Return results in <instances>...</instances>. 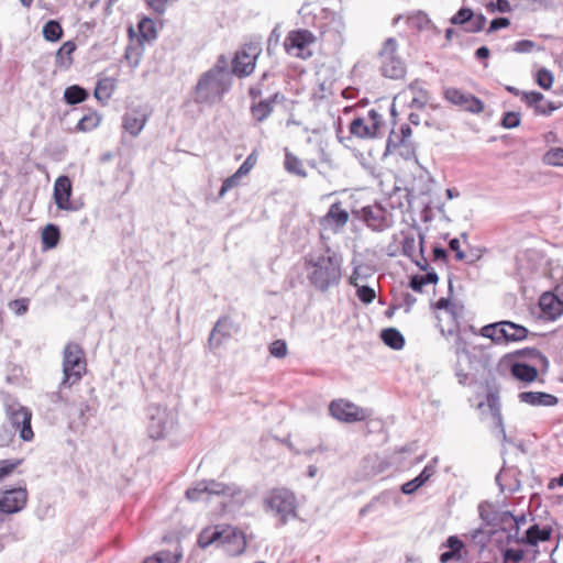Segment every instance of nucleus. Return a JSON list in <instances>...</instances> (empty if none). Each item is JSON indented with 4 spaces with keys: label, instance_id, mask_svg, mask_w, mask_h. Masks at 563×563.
Listing matches in <instances>:
<instances>
[{
    "label": "nucleus",
    "instance_id": "obj_1",
    "mask_svg": "<svg viewBox=\"0 0 563 563\" xmlns=\"http://www.w3.org/2000/svg\"><path fill=\"white\" fill-rule=\"evenodd\" d=\"M191 501H208L211 496L223 497V506L229 511L239 510L255 497V492L234 483L225 484L216 479H205L186 490Z\"/></svg>",
    "mask_w": 563,
    "mask_h": 563
},
{
    "label": "nucleus",
    "instance_id": "obj_2",
    "mask_svg": "<svg viewBox=\"0 0 563 563\" xmlns=\"http://www.w3.org/2000/svg\"><path fill=\"white\" fill-rule=\"evenodd\" d=\"M232 87V75L228 69V60L221 55L216 65L205 71L195 87L196 103L213 106L219 103Z\"/></svg>",
    "mask_w": 563,
    "mask_h": 563
},
{
    "label": "nucleus",
    "instance_id": "obj_3",
    "mask_svg": "<svg viewBox=\"0 0 563 563\" xmlns=\"http://www.w3.org/2000/svg\"><path fill=\"white\" fill-rule=\"evenodd\" d=\"M342 266V256L329 249L323 254L309 255L306 258L307 279L314 289L327 292L340 285Z\"/></svg>",
    "mask_w": 563,
    "mask_h": 563
},
{
    "label": "nucleus",
    "instance_id": "obj_4",
    "mask_svg": "<svg viewBox=\"0 0 563 563\" xmlns=\"http://www.w3.org/2000/svg\"><path fill=\"white\" fill-rule=\"evenodd\" d=\"M263 508L266 514L276 518L282 526L298 516L297 497L292 490L285 487L268 490L263 498Z\"/></svg>",
    "mask_w": 563,
    "mask_h": 563
},
{
    "label": "nucleus",
    "instance_id": "obj_5",
    "mask_svg": "<svg viewBox=\"0 0 563 563\" xmlns=\"http://www.w3.org/2000/svg\"><path fill=\"white\" fill-rule=\"evenodd\" d=\"M146 430L154 440L167 437L176 427L177 416L173 410L159 405H151L146 409Z\"/></svg>",
    "mask_w": 563,
    "mask_h": 563
},
{
    "label": "nucleus",
    "instance_id": "obj_6",
    "mask_svg": "<svg viewBox=\"0 0 563 563\" xmlns=\"http://www.w3.org/2000/svg\"><path fill=\"white\" fill-rule=\"evenodd\" d=\"M86 373V360L82 349L76 343H68L63 352L62 386H71Z\"/></svg>",
    "mask_w": 563,
    "mask_h": 563
},
{
    "label": "nucleus",
    "instance_id": "obj_7",
    "mask_svg": "<svg viewBox=\"0 0 563 563\" xmlns=\"http://www.w3.org/2000/svg\"><path fill=\"white\" fill-rule=\"evenodd\" d=\"M4 411L8 420L7 424L19 432L23 441H31L34 437L31 427V410L15 399L8 398L4 402Z\"/></svg>",
    "mask_w": 563,
    "mask_h": 563
},
{
    "label": "nucleus",
    "instance_id": "obj_8",
    "mask_svg": "<svg viewBox=\"0 0 563 563\" xmlns=\"http://www.w3.org/2000/svg\"><path fill=\"white\" fill-rule=\"evenodd\" d=\"M481 335L495 343L517 342L527 338L528 330L510 321H500L483 327Z\"/></svg>",
    "mask_w": 563,
    "mask_h": 563
},
{
    "label": "nucleus",
    "instance_id": "obj_9",
    "mask_svg": "<svg viewBox=\"0 0 563 563\" xmlns=\"http://www.w3.org/2000/svg\"><path fill=\"white\" fill-rule=\"evenodd\" d=\"M262 53V45L260 42H251L239 49L232 59L231 75L239 78L250 76L256 66V60Z\"/></svg>",
    "mask_w": 563,
    "mask_h": 563
},
{
    "label": "nucleus",
    "instance_id": "obj_10",
    "mask_svg": "<svg viewBox=\"0 0 563 563\" xmlns=\"http://www.w3.org/2000/svg\"><path fill=\"white\" fill-rule=\"evenodd\" d=\"M435 308L441 312L438 314V327L443 335H454L459 332V319L463 317V306L452 302L446 298H440Z\"/></svg>",
    "mask_w": 563,
    "mask_h": 563
},
{
    "label": "nucleus",
    "instance_id": "obj_11",
    "mask_svg": "<svg viewBox=\"0 0 563 563\" xmlns=\"http://www.w3.org/2000/svg\"><path fill=\"white\" fill-rule=\"evenodd\" d=\"M398 44L394 37L387 38L379 52L380 70L385 77L399 79L405 75V64L397 55Z\"/></svg>",
    "mask_w": 563,
    "mask_h": 563
},
{
    "label": "nucleus",
    "instance_id": "obj_12",
    "mask_svg": "<svg viewBox=\"0 0 563 563\" xmlns=\"http://www.w3.org/2000/svg\"><path fill=\"white\" fill-rule=\"evenodd\" d=\"M314 40L313 34L307 30L291 31L286 36L284 46L289 55L306 59L312 56Z\"/></svg>",
    "mask_w": 563,
    "mask_h": 563
},
{
    "label": "nucleus",
    "instance_id": "obj_13",
    "mask_svg": "<svg viewBox=\"0 0 563 563\" xmlns=\"http://www.w3.org/2000/svg\"><path fill=\"white\" fill-rule=\"evenodd\" d=\"M329 410L334 419L349 423L363 421L369 417L368 410L343 399L333 400Z\"/></svg>",
    "mask_w": 563,
    "mask_h": 563
},
{
    "label": "nucleus",
    "instance_id": "obj_14",
    "mask_svg": "<svg viewBox=\"0 0 563 563\" xmlns=\"http://www.w3.org/2000/svg\"><path fill=\"white\" fill-rule=\"evenodd\" d=\"M221 536L219 545L230 555H239L244 552L246 541L244 534L232 526H219Z\"/></svg>",
    "mask_w": 563,
    "mask_h": 563
},
{
    "label": "nucleus",
    "instance_id": "obj_15",
    "mask_svg": "<svg viewBox=\"0 0 563 563\" xmlns=\"http://www.w3.org/2000/svg\"><path fill=\"white\" fill-rule=\"evenodd\" d=\"M444 98L450 103L460 107L462 110L481 113L484 110V103L475 96L463 92L462 90L453 87L444 89Z\"/></svg>",
    "mask_w": 563,
    "mask_h": 563
},
{
    "label": "nucleus",
    "instance_id": "obj_16",
    "mask_svg": "<svg viewBox=\"0 0 563 563\" xmlns=\"http://www.w3.org/2000/svg\"><path fill=\"white\" fill-rule=\"evenodd\" d=\"M454 344L456 355L455 373L460 383H464L468 376V369L473 367V356L468 351L467 342L459 331Z\"/></svg>",
    "mask_w": 563,
    "mask_h": 563
},
{
    "label": "nucleus",
    "instance_id": "obj_17",
    "mask_svg": "<svg viewBox=\"0 0 563 563\" xmlns=\"http://www.w3.org/2000/svg\"><path fill=\"white\" fill-rule=\"evenodd\" d=\"M73 192V186L69 177L59 176L54 184V201L58 209L65 211H78L80 209V205L70 200Z\"/></svg>",
    "mask_w": 563,
    "mask_h": 563
},
{
    "label": "nucleus",
    "instance_id": "obj_18",
    "mask_svg": "<svg viewBox=\"0 0 563 563\" xmlns=\"http://www.w3.org/2000/svg\"><path fill=\"white\" fill-rule=\"evenodd\" d=\"M450 22L453 25H463L464 31L468 33H478L485 27L486 18L482 13H474L471 8L463 7L452 15Z\"/></svg>",
    "mask_w": 563,
    "mask_h": 563
},
{
    "label": "nucleus",
    "instance_id": "obj_19",
    "mask_svg": "<svg viewBox=\"0 0 563 563\" xmlns=\"http://www.w3.org/2000/svg\"><path fill=\"white\" fill-rule=\"evenodd\" d=\"M285 97L278 90L273 91L266 99L252 100L250 112L256 123L267 120L274 111L275 103L283 102Z\"/></svg>",
    "mask_w": 563,
    "mask_h": 563
},
{
    "label": "nucleus",
    "instance_id": "obj_20",
    "mask_svg": "<svg viewBox=\"0 0 563 563\" xmlns=\"http://www.w3.org/2000/svg\"><path fill=\"white\" fill-rule=\"evenodd\" d=\"M239 327L229 317L220 318L214 324L208 344L211 349L219 347L223 341L230 339L233 334L238 333Z\"/></svg>",
    "mask_w": 563,
    "mask_h": 563
},
{
    "label": "nucleus",
    "instance_id": "obj_21",
    "mask_svg": "<svg viewBox=\"0 0 563 563\" xmlns=\"http://www.w3.org/2000/svg\"><path fill=\"white\" fill-rule=\"evenodd\" d=\"M27 492L25 488H13L3 493L0 497V512L15 514L21 511L26 504Z\"/></svg>",
    "mask_w": 563,
    "mask_h": 563
},
{
    "label": "nucleus",
    "instance_id": "obj_22",
    "mask_svg": "<svg viewBox=\"0 0 563 563\" xmlns=\"http://www.w3.org/2000/svg\"><path fill=\"white\" fill-rule=\"evenodd\" d=\"M378 113L375 110L368 112V119L355 118L350 124V133L360 139L373 137L378 129Z\"/></svg>",
    "mask_w": 563,
    "mask_h": 563
},
{
    "label": "nucleus",
    "instance_id": "obj_23",
    "mask_svg": "<svg viewBox=\"0 0 563 563\" xmlns=\"http://www.w3.org/2000/svg\"><path fill=\"white\" fill-rule=\"evenodd\" d=\"M363 218L366 225L374 231H384L390 225L389 213L378 205L363 208Z\"/></svg>",
    "mask_w": 563,
    "mask_h": 563
},
{
    "label": "nucleus",
    "instance_id": "obj_24",
    "mask_svg": "<svg viewBox=\"0 0 563 563\" xmlns=\"http://www.w3.org/2000/svg\"><path fill=\"white\" fill-rule=\"evenodd\" d=\"M148 115L145 110L133 109L126 112L122 119L123 129L133 137L137 136L144 129Z\"/></svg>",
    "mask_w": 563,
    "mask_h": 563
},
{
    "label": "nucleus",
    "instance_id": "obj_25",
    "mask_svg": "<svg viewBox=\"0 0 563 563\" xmlns=\"http://www.w3.org/2000/svg\"><path fill=\"white\" fill-rule=\"evenodd\" d=\"M522 101L533 108L537 114L541 115H550L559 108L553 102L547 100L544 96L538 91L522 92Z\"/></svg>",
    "mask_w": 563,
    "mask_h": 563
},
{
    "label": "nucleus",
    "instance_id": "obj_26",
    "mask_svg": "<svg viewBox=\"0 0 563 563\" xmlns=\"http://www.w3.org/2000/svg\"><path fill=\"white\" fill-rule=\"evenodd\" d=\"M441 547L446 549L440 555L441 563H450L452 561H461L463 559L465 545L457 536H450Z\"/></svg>",
    "mask_w": 563,
    "mask_h": 563
},
{
    "label": "nucleus",
    "instance_id": "obj_27",
    "mask_svg": "<svg viewBox=\"0 0 563 563\" xmlns=\"http://www.w3.org/2000/svg\"><path fill=\"white\" fill-rule=\"evenodd\" d=\"M539 306L542 311V317L548 320H554L563 311L561 300L551 292H544L540 297Z\"/></svg>",
    "mask_w": 563,
    "mask_h": 563
},
{
    "label": "nucleus",
    "instance_id": "obj_28",
    "mask_svg": "<svg viewBox=\"0 0 563 563\" xmlns=\"http://www.w3.org/2000/svg\"><path fill=\"white\" fill-rule=\"evenodd\" d=\"M397 98L407 100L410 98L409 107L422 109L428 102L427 91L418 82L410 84Z\"/></svg>",
    "mask_w": 563,
    "mask_h": 563
},
{
    "label": "nucleus",
    "instance_id": "obj_29",
    "mask_svg": "<svg viewBox=\"0 0 563 563\" xmlns=\"http://www.w3.org/2000/svg\"><path fill=\"white\" fill-rule=\"evenodd\" d=\"M486 405H487L490 416L494 420L495 427L499 431V435L501 437V439L504 441H506L507 435H506L504 420H503V416H501V411H500L501 405H500L499 397L494 393H489L486 397Z\"/></svg>",
    "mask_w": 563,
    "mask_h": 563
},
{
    "label": "nucleus",
    "instance_id": "obj_30",
    "mask_svg": "<svg viewBox=\"0 0 563 563\" xmlns=\"http://www.w3.org/2000/svg\"><path fill=\"white\" fill-rule=\"evenodd\" d=\"M521 402L531 406H545L552 407L558 404V398L551 394L542 391H523L518 396Z\"/></svg>",
    "mask_w": 563,
    "mask_h": 563
},
{
    "label": "nucleus",
    "instance_id": "obj_31",
    "mask_svg": "<svg viewBox=\"0 0 563 563\" xmlns=\"http://www.w3.org/2000/svg\"><path fill=\"white\" fill-rule=\"evenodd\" d=\"M551 537L549 528L541 529L538 525H532L522 537H518L514 542L529 545H537L540 541H547Z\"/></svg>",
    "mask_w": 563,
    "mask_h": 563
},
{
    "label": "nucleus",
    "instance_id": "obj_32",
    "mask_svg": "<svg viewBox=\"0 0 563 563\" xmlns=\"http://www.w3.org/2000/svg\"><path fill=\"white\" fill-rule=\"evenodd\" d=\"M349 221V212L342 209L340 202H334L330 206L328 213L325 214L323 222L335 229H340Z\"/></svg>",
    "mask_w": 563,
    "mask_h": 563
},
{
    "label": "nucleus",
    "instance_id": "obj_33",
    "mask_svg": "<svg viewBox=\"0 0 563 563\" xmlns=\"http://www.w3.org/2000/svg\"><path fill=\"white\" fill-rule=\"evenodd\" d=\"M511 374L515 378L523 382L531 383L538 376L536 365L526 364L523 362H515L511 365Z\"/></svg>",
    "mask_w": 563,
    "mask_h": 563
},
{
    "label": "nucleus",
    "instance_id": "obj_34",
    "mask_svg": "<svg viewBox=\"0 0 563 563\" xmlns=\"http://www.w3.org/2000/svg\"><path fill=\"white\" fill-rule=\"evenodd\" d=\"M114 90L115 80L110 77H104L97 82L93 96L98 101L106 103L112 97Z\"/></svg>",
    "mask_w": 563,
    "mask_h": 563
},
{
    "label": "nucleus",
    "instance_id": "obj_35",
    "mask_svg": "<svg viewBox=\"0 0 563 563\" xmlns=\"http://www.w3.org/2000/svg\"><path fill=\"white\" fill-rule=\"evenodd\" d=\"M380 338L383 342L394 349L401 350L405 345V338L399 330L395 328H388L382 331Z\"/></svg>",
    "mask_w": 563,
    "mask_h": 563
},
{
    "label": "nucleus",
    "instance_id": "obj_36",
    "mask_svg": "<svg viewBox=\"0 0 563 563\" xmlns=\"http://www.w3.org/2000/svg\"><path fill=\"white\" fill-rule=\"evenodd\" d=\"M88 91L78 85L69 86L64 91V100L68 104H78L88 98Z\"/></svg>",
    "mask_w": 563,
    "mask_h": 563
},
{
    "label": "nucleus",
    "instance_id": "obj_37",
    "mask_svg": "<svg viewBox=\"0 0 563 563\" xmlns=\"http://www.w3.org/2000/svg\"><path fill=\"white\" fill-rule=\"evenodd\" d=\"M284 165H285V169L288 173L297 175L302 178L307 177V172L303 168L302 162L297 156H295L294 154H291L288 151H286V154H285Z\"/></svg>",
    "mask_w": 563,
    "mask_h": 563
},
{
    "label": "nucleus",
    "instance_id": "obj_38",
    "mask_svg": "<svg viewBox=\"0 0 563 563\" xmlns=\"http://www.w3.org/2000/svg\"><path fill=\"white\" fill-rule=\"evenodd\" d=\"M76 49V45L71 41L65 42L56 52L57 65L67 68L71 64V55Z\"/></svg>",
    "mask_w": 563,
    "mask_h": 563
},
{
    "label": "nucleus",
    "instance_id": "obj_39",
    "mask_svg": "<svg viewBox=\"0 0 563 563\" xmlns=\"http://www.w3.org/2000/svg\"><path fill=\"white\" fill-rule=\"evenodd\" d=\"M221 536L219 531V526L213 528H207L201 531L198 538V544L200 548L206 549L209 545L216 544L219 545V537Z\"/></svg>",
    "mask_w": 563,
    "mask_h": 563
},
{
    "label": "nucleus",
    "instance_id": "obj_40",
    "mask_svg": "<svg viewBox=\"0 0 563 563\" xmlns=\"http://www.w3.org/2000/svg\"><path fill=\"white\" fill-rule=\"evenodd\" d=\"M438 282V275L434 272H428L421 276H413L410 280V287L415 291L421 292L426 285L435 284Z\"/></svg>",
    "mask_w": 563,
    "mask_h": 563
},
{
    "label": "nucleus",
    "instance_id": "obj_41",
    "mask_svg": "<svg viewBox=\"0 0 563 563\" xmlns=\"http://www.w3.org/2000/svg\"><path fill=\"white\" fill-rule=\"evenodd\" d=\"M100 122L101 115L97 112H90L79 120L77 130L81 132L92 131L100 124Z\"/></svg>",
    "mask_w": 563,
    "mask_h": 563
},
{
    "label": "nucleus",
    "instance_id": "obj_42",
    "mask_svg": "<svg viewBox=\"0 0 563 563\" xmlns=\"http://www.w3.org/2000/svg\"><path fill=\"white\" fill-rule=\"evenodd\" d=\"M42 32L44 38L49 42H57L63 35V29L60 24L55 20H51L45 23Z\"/></svg>",
    "mask_w": 563,
    "mask_h": 563
},
{
    "label": "nucleus",
    "instance_id": "obj_43",
    "mask_svg": "<svg viewBox=\"0 0 563 563\" xmlns=\"http://www.w3.org/2000/svg\"><path fill=\"white\" fill-rule=\"evenodd\" d=\"M59 240V230L54 224H47L42 232V242L47 249L55 247Z\"/></svg>",
    "mask_w": 563,
    "mask_h": 563
},
{
    "label": "nucleus",
    "instance_id": "obj_44",
    "mask_svg": "<svg viewBox=\"0 0 563 563\" xmlns=\"http://www.w3.org/2000/svg\"><path fill=\"white\" fill-rule=\"evenodd\" d=\"M181 558V552L173 553L169 551H162L158 552L155 556L145 560L144 563H179Z\"/></svg>",
    "mask_w": 563,
    "mask_h": 563
},
{
    "label": "nucleus",
    "instance_id": "obj_45",
    "mask_svg": "<svg viewBox=\"0 0 563 563\" xmlns=\"http://www.w3.org/2000/svg\"><path fill=\"white\" fill-rule=\"evenodd\" d=\"M497 521H495L494 526H499L501 530L514 532V523H516V516H514L510 511H500L496 512Z\"/></svg>",
    "mask_w": 563,
    "mask_h": 563
},
{
    "label": "nucleus",
    "instance_id": "obj_46",
    "mask_svg": "<svg viewBox=\"0 0 563 563\" xmlns=\"http://www.w3.org/2000/svg\"><path fill=\"white\" fill-rule=\"evenodd\" d=\"M268 78H269V74L264 73L262 75L261 80L256 85H253L252 87H250L249 95L252 100L260 98L264 92H273L271 87L265 86V84H264Z\"/></svg>",
    "mask_w": 563,
    "mask_h": 563
},
{
    "label": "nucleus",
    "instance_id": "obj_47",
    "mask_svg": "<svg viewBox=\"0 0 563 563\" xmlns=\"http://www.w3.org/2000/svg\"><path fill=\"white\" fill-rule=\"evenodd\" d=\"M545 164L551 166H563V147H552L543 156Z\"/></svg>",
    "mask_w": 563,
    "mask_h": 563
},
{
    "label": "nucleus",
    "instance_id": "obj_48",
    "mask_svg": "<svg viewBox=\"0 0 563 563\" xmlns=\"http://www.w3.org/2000/svg\"><path fill=\"white\" fill-rule=\"evenodd\" d=\"M553 80L554 76L551 70L541 68L537 71L536 81L541 88L545 90L550 89L553 85Z\"/></svg>",
    "mask_w": 563,
    "mask_h": 563
},
{
    "label": "nucleus",
    "instance_id": "obj_49",
    "mask_svg": "<svg viewBox=\"0 0 563 563\" xmlns=\"http://www.w3.org/2000/svg\"><path fill=\"white\" fill-rule=\"evenodd\" d=\"M139 29L142 37H144L146 41H151L155 38L156 36V30L154 22L151 19H143L139 23Z\"/></svg>",
    "mask_w": 563,
    "mask_h": 563
},
{
    "label": "nucleus",
    "instance_id": "obj_50",
    "mask_svg": "<svg viewBox=\"0 0 563 563\" xmlns=\"http://www.w3.org/2000/svg\"><path fill=\"white\" fill-rule=\"evenodd\" d=\"M525 558V551L521 549L508 548L503 551L504 563H520Z\"/></svg>",
    "mask_w": 563,
    "mask_h": 563
},
{
    "label": "nucleus",
    "instance_id": "obj_51",
    "mask_svg": "<svg viewBox=\"0 0 563 563\" xmlns=\"http://www.w3.org/2000/svg\"><path fill=\"white\" fill-rule=\"evenodd\" d=\"M15 431L14 429H12L11 427H9L7 423H3L1 427H0V446L1 448H5V446H9L14 437H15Z\"/></svg>",
    "mask_w": 563,
    "mask_h": 563
},
{
    "label": "nucleus",
    "instance_id": "obj_52",
    "mask_svg": "<svg viewBox=\"0 0 563 563\" xmlns=\"http://www.w3.org/2000/svg\"><path fill=\"white\" fill-rule=\"evenodd\" d=\"M356 296L364 303H371L376 297L375 290L369 286H360L356 287Z\"/></svg>",
    "mask_w": 563,
    "mask_h": 563
},
{
    "label": "nucleus",
    "instance_id": "obj_53",
    "mask_svg": "<svg viewBox=\"0 0 563 563\" xmlns=\"http://www.w3.org/2000/svg\"><path fill=\"white\" fill-rule=\"evenodd\" d=\"M30 300L27 298H21L15 299L9 302V308L11 311H13L16 316H22L26 313L29 309Z\"/></svg>",
    "mask_w": 563,
    "mask_h": 563
},
{
    "label": "nucleus",
    "instance_id": "obj_54",
    "mask_svg": "<svg viewBox=\"0 0 563 563\" xmlns=\"http://www.w3.org/2000/svg\"><path fill=\"white\" fill-rule=\"evenodd\" d=\"M468 536L481 548H484L486 545V543L488 542V540H489V533L486 532L482 528H477V529L472 530L468 533Z\"/></svg>",
    "mask_w": 563,
    "mask_h": 563
},
{
    "label": "nucleus",
    "instance_id": "obj_55",
    "mask_svg": "<svg viewBox=\"0 0 563 563\" xmlns=\"http://www.w3.org/2000/svg\"><path fill=\"white\" fill-rule=\"evenodd\" d=\"M269 353L274 357L282 358L287 354V344L283 340H276L269 345Z\"/></svg>",
    "mask_w": 563,
    "mask_h": 563
},
{
    "label": "nucleus",
    "instance_id": "obj_56",
    "mask_svg": "<svg viewBox=\"0 0 563 563\" xmlns=\"http://www.w3.org/2000/svg\"><path fill=\"white\" fill-rule=\"evenodd\" d=\"M520 124V114L517 112H506L501 120V125L506 129H514Z\"/></svg>",
    "mask_w": 563,
    "mask_h": 563
},
{
    "label": "nucleus",
    "instance_id": "obj_57",
    "mask_svg": "<svg viewBox=\"0 0 563 563\" xmlns=\"http://www.w3.org/2000/svg\"><path fill=\"white\" fill-rule=\"evenodd\" d=\"M242 176L239 175L236 172L234 175L228 177L222 186H221V189L219 191V196L220 197H223L225 195V192H228L229 190L233 189L234 187H236L239 185V181H240V178Z\"/></svg>",
    "mask_w": 563,
    "mask_h": 563
},
{
    "label": "nucleus",
    "instance_id": "obj_58",
    "mask_svg": "<svg viewBox=\"0 0 563 563\" xmlns=\"http://www.w3.org/2000/svg\"><path fill=\"white\" fill-rule=\"evenodd\" d=\"M423 484V479L417 476L413 479L402 484L401 492L406 495H411L417 492Z\"/></svg>",
    "mask_w": 563,
    "mask_h": 563
},
{
    "label": "nucleus",
    "instance_id": "obj_59",
    "mask_svg": "<svg viewBox=\"0 0 563 563\" xmlns=\"http://www.w3.org/2000/svg\"><path fill=\"white\" fill-rule=\"evenodd\" d=\"M490 508V505L488 504H481L478 507L479 516L481 518L487 523L493 525L495 521H497L496 514H492L488 509Z\"/></svg>",
    "mask_w": 563,
    "mask_h": 563
},
{
    "label": "nucleus",
    "instance_id": "obj_60",
    "mask_svg": "<svg viewBox=\"0 0 563 563\" xmlns=\"http://www.w3.org/2000/svg\"><path fill=\"white\" fill-rule=\"evenodd\" d=\"M536 47V43L530 40H521L515 43L512 51L516 53H530Z\"/></svg>",
    "mask_w": 563,
    "mask_h": 563
},
{
    "label": "nucleus",
    "instance_id": "obj_61",
    "mask_svg": "<svg viewBox=\"0 0 563 563\" xmlns=\"http://www.w3.org/2000/svg\"><path fill=\"white\" fill-rule=\"evenodd\" d=\"M438 459H433L430 463H428L422 472L418 475L419 478L423 479V483L428 482L435 474V464Z\"/></svg>",
    "mask_w": 563,
    "mask_h": 563
},
{
    "label": "nucleus",
    "instance_id": "obj_62",
    "mask_svg": "<svg viewBox=\"0 0 563 563\" xmlns=\"http://www.w3.org/2000/svg\"><path fill=\"white\" fill-rule=\"evenodd\" d=\"M526 521H527V519H526V516H523V515L516 517V523H514V532H511V530H510L507 536L508 542H514L515 539H517L519 537L520 527L522 525H525Z\"/></svg>",
    "mask_w": 563,
    "mask_h": 563
},
{
    "label": "nucleus",
    "instance_id": "obj_63",
    "mask_svg": "<svg viewBox=\"0 0 563 563\" xmlns=\"http://www.w3.org/2000/svg\"><path fill=\"white\" fill-rule=\"evenodd\" d=\"M509 24H510V21L507 18L494 19L490 22V25H489V29H488V33H493V32L498 31L500 29L507 27Z\"/></svg>",
    "mask_w": 563,
    "mask_h": 563
},
{
    "label": "nucleus",
    "instance_id": "obj_64",
    "mask_svg": "<svg viewBox=\"0 0 563 563\" xmlns=\"http://www.w3.org/2000/svg\"><path fill=\"white\" fill-rule=\"evenodd\" d=\"M148 7L156 13H164L168 0H146Z\"/></svg>",
    "mask_w": 563,
    "mask_h": 563
}]
</instances>
